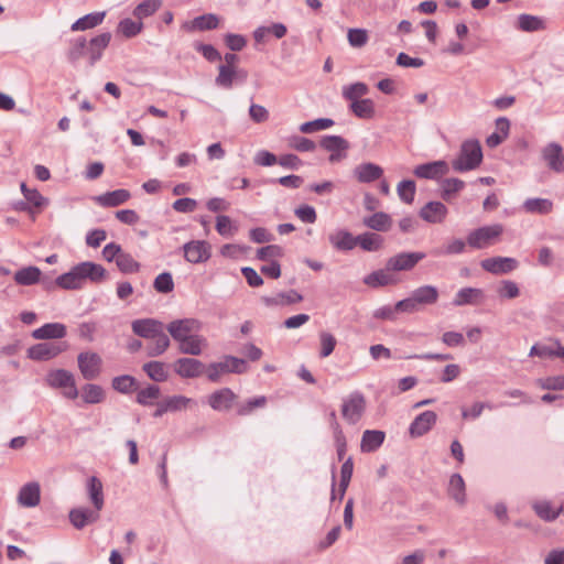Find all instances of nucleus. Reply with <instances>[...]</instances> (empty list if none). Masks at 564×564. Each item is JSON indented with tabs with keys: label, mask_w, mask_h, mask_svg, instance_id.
<instances>
[{
	"label": "nucleus",
	"mask_w": 564,
	"mask_h": 564,
	"mask_svg": "<svg viewBox=\"0 0 564 564\" xmlns=\"http://www.w3.org/2000/svg\"><path fill=\"white\" fill-rule=\"evenodd\" d=\"M205 365L195 358L182 357L174 362V371L177 376L184 379H192L200 377L206 373Z\"/></svg>",
	"instance_id": "13"
},
{
	"label": "nucleus",
	"mask_w": 564,
	"mask_h": 564,
	"mask_svg": "<svg viewBox=\"0 0 564 564\" xmlns=\"http://www.w3.org/2000/svg\"><path fill=\"white\" fill-rule=\"evenodd\" d=\"M170 412H177L187 409L188 406L196 404V402L185 395H172L165 398Z\"/></svg>",
	"instance_id": "61"
},
{
	"label": "nucleus",
	"mask_w": 564,
	"mask_h": 564,
	"mask_svg": "<svg viewBox=\"0 0 564 564\" xmlns=\"http://www.w3.org/2000/svg\"><path fill=\"white\" fill-rule=\"evenodd\" d=\"M426 254L421 251L399 252L387 260V269L392 271H411Z\"/></svg>",
	"instance_id": "8"
},
{
	"label": "nucleus",
	"mask_w": 564,
	"mask_h": 564,
	"mask_svg": "<svg viewBox=\"0 0 564 564\" xmlns=\"http://www.w3.org/2000/svg\"><path fill=\"white\" fill-rule=\"evenodd\" d=\"M319 357L326 358L333 354L335 347L337 345V339L335 336L326 330L319 332Z\"/></svg>",
	"instance_id": "52"
},
{
	"label": "nucleus",
	"mask_w": 564,
	"mask_h": 564,
	"mask_svg": "<svg viewBox=\"0 0 564 564\" xmlns=\"http://www.w3.org/2000/svg\"><path fill=\"white\" fill-rule=\"evenodd\" d=\"M248 78V72L237 66H219L215 83L218 87L230 89L235 83L242 84Z\"/></svg>",
	"instance_id": "10"
},
{
	"label": "nucleus",
	"mask_w": 564,
	"mask_h": 564,
	"mask_svg": "<svg viewBox=\"0 0 564 564\" xmlns=\"http://www.w3.org/2000/svg\"><path fill=\"white\" fill-rule=\"evenodd\" d=\"M510 121L506 117L496 120V131L488 135L486 143L489 148H496L501 144L509 135Z\"/></svg>",
	"instance_id": "33"
},
{
	"label": "nucleus",
	"mask_w": 564,
	"mask_h": 564,
	"mask_svg": "<svg viewBox=\"0 0 564 564\" xmlns=\"http://www.w3.org/2000/svg\"><path fill=\"white\" fill-rule=\"evenodd\" d=\"M449 171L447 162L443 160L433 161L415 166L413 173L416 177L425 180H437Z\"/></svg>",
	"instance_id": "15"
},
{
	"label": "nucleus",
	"mask_w": 564,
	"mask_h": 564,
	"mask_svg": "<svg viewBox=\"0 0 564 564\" xmlns=\"http://www.w3.org/2000/svg\"><path fill=\"white\" fill-rule=\"evenodd\" d=\"M41 489L37 482H28L21 487L18 495V502L25 508H34L40 503Z\"/></svg>",
	"instance_id": "23"
},
{
	"label": "nucleus",
	"mask_w": 564,
	"mask_h": 564,
	"mask_svg": "<svg viewBox=\"0 0 564 564\" xmlns=\"http://www.w3.org/2000/svg\"><path fill=\"white\" fill-rule=\"evenodd\" d=\"M161 394L160 387L155 384H150L141 390L138 391L137 394V402L141 405L149 406L153 405L154 401L159 399Z\"/></svg>",
	"instance_id": "48"
},
{
	"label": "nucleus",
	"mask_w": 564,
	"mask_h": 564,
	"mask_svg": "<svg viewBox=\"0 0 564 564\" xmlns=\"http://www.w3.org/2000/svg\"><path fill=\"white\" fill-rule=\"evenodd\" d=\"M42 272L37 267L29 265L15 271L13 280L18 285L30 286L41 282ZM42 283L46 289L48 284L44 280Z\"/></svg>",
	"instance_id": "22"
},
{
	"label": "nucleus",
	"mask_w": 564,
	"mask_h": 564,
	"mask_svg": "<svg viewBox=\"0 0 564 564\" xmlns=\"http://www.w3.org/2000/svg\"><path fill=\"white\" fill-rule=\"evenodd\" d=\"M86 490L93 507L97 510H102L105 506V496L101 480L96 476L89 477L86 482Z\"/></svg>",
	"instance_id": "28"
},
{
	"label": "nucleus",
	"mask_w": 564,
	"mask_h": 564,
	"mask_svg": "<svg viewBox=\"0 0 564 564\" xmlns=\"http://www.w3.org/2000/svg\"><path fill=\"white\" fill-rule=\"evenodd\" d=\"M161 0H144L133 10V15L140 21L154 14L161 7Z\"/></svg>",
	"instance_id": "50"
},
{
	"label": "nucleus",
	"mask_w": 564,
	"mask_h": 564,
	"mask_svg": "<svg viewBox=\"0 0 564 564\" xmlns=\"http://www.w3.org/2000/svg\"><path fill=\"white\" fill-rule=\"evenodd\" d=\"M485 300V292L478 288H463L458 290L456 293L453 305L455 306H464V305H479Z\"/></svg>",
	"instance_id": "19"
},
{
	"label": "nucleus",
	"mask_w": 564,
	"mask_h": 564,
	"mask_svg": "<svg viewBox=\"0 0 564 564\" xmlns=\"http://www.w3.org/2000/svg\"><path fill=\"white\" fill-rule=\"evenodd\" d=\"M247 371V364L243 359L234 356H225L218 362H212L206 368V376L209 381L218 382L226 373H243Z\"/></svg>",
	"instance_id": "3"
},
{
	"label": "nucleus",
	"mask_w": 564,
	"mask_h": 564,
	"mask_svg": "<svg viewBox=\"0 0 564 564\" xmlns=\"http://www.w3.org/2000/svg\"><path fill=\"white\" fill-rule=\"evenodd\" d=\"M206 347V338L198 333L192 334L178 344L180 352L192 356H199Z\"/></svg>",
	"instance_id": "30"
},
{
	"label": "nucleus",
	"mask_w": 564,
	"mask_h": 564,
	"mask_svg": "<svg viewBox=\"0 0 564 564\" xmlns=\"http://www.w3.org/2000/svg\"><path fill=\"white\" fill-rule=\"evenodd\" d=\"M482 161V150L479 141L466 140L460 145L459 153L452 161L453 170L459 173L475 170Z\"/></svg>",
	"instance_id": "2"
},
{
	"label": "nucleus",
	"mask_w": 564,
	"mask_h": 564,
	"mask_svg": "<svg viewBox=\"0 0 564 564\" xmlns=\"http://www.w3.org/2000/svg\"><path fill=\"white\" fill-rule=\"evenodd\" d=\"M384 433L382 431L377 430H367L362 434L360 448L364 453H371L378 449L383 441H384Z\"/></svg>",
	"instance_id": "36"
},
{
	"label": "nucleus",
	"mask_w": 564,
	"mask_h": 564,
	"mask_svg": "<svg viewBox=\"0 0 564 564\" xmlns=\"http://www.w3.org/2000/svg\"><path fill=\"white\" fill-rule=\"evenodd\" d=\"M349 109L359 119H372L376 113L375 102L369 98L350 104Z\"/></svg>",
	"instance_id": "39"
},
{
	"label": "nucleus",
	"mask_w": 564,
	"mask_h": 564,
	"mask_svg": "<svg viewBox=\"0 0 564 564\" xmlns=\"http://www.w3.org/2000/svg\"><path fill=\"white\" fill-rule=\"evenodd\" d=\"M334 126V120L329 118H318L312 121L304 122L300 126L302 133H313L316 131L326 130Z\"/></svg>",
	"instance_id": "56"
},
{
	"label": "nucleus",
	"mask_w": 564,
	"mask_h": 564,
	"mask_svg": "<svg viewBox=\"0 0 564 564\" xmlns=\"http://www.w3.org/2000/svg\"><path fill=\"white\" fill-rule=\"evenodd\" d=\"M105 17H106V12H104V11L88 13V14L79 18L78 20H76L72 24L70 30L76 32V31H86V30L93 29V28L101 24Z\"/></svg>",
	"instance_id": "38"
},
{
	"label": "nucleus",
	"mask_w": 564,
	"mask_h": 564,
	"mask_svg": "<svg viewBox=\"0 0 564 564\" xmlns=\"http://www.w3.org/2000/svg\"><path fill=\"white\" fill-rule=\"evenodd\" d=\"M110 41V32L101 33L89 41L87 46V55L90 65H95L101 58L102 53L109 45Z\"/></svg>",
	"instance_id": "20"
},
{
	"label": "nucleus",
	"mask_w": 564,
	"mask_h": 564,
	"mask_svg": "<svg viewBox=\"0 0 564 564\" xmlns=\"http://www.w3.org/2000/svg\"><path fill=\"white\" fill-rule=\"evenodd\" d=\"M541 158L550 171L564 174V151L560 143L550 142L541 150Z\"/></svg>",
	"instance_id": "9"
},
{
	"label": "nucleus",
	"mask_w": 564,
	"mask_h": 564,
	"mask_svg": "<svg viewBox=\"0 0 564 564\" xmlns=\"http://www.w3.org/2000/svg\"><path fill=\"white\" fill-rule=\"evenodd\" d=\"M132 332L142 338L151 339L164 328L161 321L155 318H140L131 323Z\"/></svg>",
	"instance_id": "16"
},
{
	"label": "nucleus",
	"mask_w": 564,
	"mask_h": 564,
	"mask_svg": "<svg viewBox=\"0 0 564 564\" xmlns=\"http://www.w3.org/2000/svg\"><path fill=\"white\" fill-rule=\"evenodd\" d=\"M100 511L93 507V509L86 507L74 508L69 511V521L77 530L84 529L86 525L95 523L100 518Z\"/></svg>",
	"instance_id": "14"
},
{
	"label": "nucleus",
	"mask_w": 564,
	"mask_h": 564,
	"mask_svg": "<svg viewBox=\"0 0 564 564\" xmlns=\"http://www.w3.org/2000/svg\"><path fill=\"white\" fill-rule=\"evenodd\" d=\"M104 389L94 383H86L82 388V399L87 404H97L105 400Z\"/></svg>",
	"instance_id": "42"
},
{
	"label": "nucleus",
	"mask_w": 564,
	"mask_h": 564,
	"mask_svg": "<svg viewBox=\"0 0 564 564\" xmlns=\"http://www.w3.org/2000/svg\"><path fill=\"white\" fill-rule=\"evenodd\" d=\"M319 144L328 152L346 151L349 148L347 140L340 135H324Z\"/></svg>",
	"instance_id": "47"
},
{
	"label": "nucleus",
	"mask_w": 564,
	"mask_h": 564,
	"mask_svg": "<svg viewBox=\"0 0 564 564\" xmlns=\"http://www.w3.org/2000/svg\"><path fill=\"white\" fill-rule=\"evenodd\" d=\"M497 294L502 300H512L520 295V289L514 281L502 280L497 288Z\"/></svg>",
	"instance_id": "55"
},
{
	"label": "nucleus",
	"mask_w": 564,
	"mask_h": 564,
	"mask_svg": "<svg viewBox=\"0 0 564 564\" xmlns=\"http://www.w3.org/2000/svg\"><path fill=\"white\" fill-rule=\"evenodd\" d=\"M184 257L191 263H200L209 258V251L204 241H191L184 245Z\"/></svg>",
	"instance_id": "29"
},
{
	"label": "nucleus",
	"mask_w": 564,
	"mask_h": 564,
	"mask_svg": "<svg viewBox=\"0 0 564 564\" xmlns=\"http://www.w3.org/2000/svg\"><path fill=\"white\" fill-rule=\"evenodd\" d=\"M66 326L62 323H47L32 333L35 339H59L65 337Z\"/></svg>",
	"instance_id": "31"
},
{
	"label": "nucleus",
	"mask_w": 564,
	"mask_h": 564,
	"mask_svg": "<svg viewBox=\"0 0 564 564\" xmlns=\"http://www.w3.org/2000/svg\"><path fill=\"white\" fill-rule=\"evenodd\" d=\"M107 278L106 269L98 263L84 261L56 278L55 284L63 290L82 289L86 281L100 283Z\"/></svg>",
	"instance_id": "1"
},
{
	"label": "nucleus",
	"mask_w": 564,
	"mask_h": 564,
	"mask_svg": "<svg viewBox=\"0 0 564 564\" xmlns=\"http://www.w3.org/2000/svg\"><path fill=\"white\" fill-rule=\"evenodd\" d=\"M533 509L541 519L553 521L558 517L563 508L553 509L549 501H538L533 503Z\"/></svg>",
	"instance_id": "49"
},
{
	"label": "nucleus",
	"mask_w": 564,
	"mask_h": 564,
	"mask_svg": "<svg viewBox=\"0 0 564 564\" xmlns=\"http://www.w3.org/2000/svg\"><path fill=\"white\" fill-rule=\"evenodd\" d=\"M410 295L422 310L423 306L434 305L438 301L440 293L436 286L426 284L414 289Z\"/></svg>",
	"instance_id": "25"
},
{
	"label": "nucleus",
	"mask_w": 564,
	"mask_h": 564,
	"mask_svg": "<svg viewBox=\"0 0 564 564\" xmlns=\"http://www.w3.org/2000/svg\"><path fill=\"white\" fill-rule=\"evenodd\" d=\"M218 24L219 18L214 13L203 14L193 20V26L199 31L214 30Z\"/></svg>",
	"instance_id": "59"
},
{
	"label": "nucleus",
	"mask_w": 564,
	"mask_h": 564,
	"mask_svg": "<svg viewBox=\"0 0 564 564\" xmlns=\"http://www.w3.org/2000/svg\"><path fill=\"white\" fill-rule=\"evenodd\" d=\"M333 247L340 251H348L356 247V237L347 230H336L328 236Z\"/></svg>",
	"instance_id": "34"
},
{
	"label": "nucleus",
	"mask_w": 564,
	"mask_h": 564,
	"mask_svg": "<svg viewBox=\"0 0 564 564\" xmlns=\"http://www.w3.org/2000/svg\"><path fill=\"white\" fill-rule=\"evenodd\" d=\"M517 26L524 32H535L543 30L545 24L543 19L523 13L518 17Z\"/></svg>",
	"instance_id": "43"
},
{
	"label": "nucleus",
	"mask_w": 564,
	"mask_h": 564,
	"mask_svg": "<svg viewBox=\"0 0 564 564\" xmlns=\"http://www.w3.org/2000/svg\"><path fill=\"white\" fill-rule=\"evenodd\" d=\"M200 329L202 323L196 318L174 319L166 326V330L177 344L184 341L192 334L199 333Z\"/></svg>",
	"instance_id": "5"
},
{
	"label": "nucleus",
	"mask_w": 564,
	"mask_h": 564,
	"mask_svg": "<svg viewBox=\"0 0 564 564\" xmlns=\"http://www.w3.org/2000/svg\"><path fill=\"white\" fill-rule=\"evenodd\" d=\"M352 173L359 183H371L382 176L383 170L378 164L367 162L358 164Z\"/></svg>",
	"instance_id": "24"
},
{
	"label": "nucleus",
	"mask_w": 564,
	"mask_h": 564,
	"mask_svg": "<svg viewBox=\"0 0 564 564\" xmlns=\"http://www.w3.org/2000/svg\"><path fill=\"white\" fill-rule=\"evenodd\" d=\"M466 242L462 239H453L448 241L442 249L434 250L435 256L459 254L465 251Z\"/></svg>",
	"instance_id": "62"
},
{
	"label": "nucleus",
	"mask_w": 564,
	"mask_h": 564,
	"mask_svg": "<svg viewBox=\"0 0 564 564\" xmlns=\"http://www.w3.org/2000/svg\"><path fill=\"white\" fill-rule=\"evenodd\" d=\"M67 348L65 343H40L28 349V357L32 360H50Z\"/></svg>",
	"instance_id": "11"
},
{
	"label": "nucleus",
	"mask_w": 564,
	"mask_h": 564,
	"mask_svg": "<svg viewBox=\"0 0 564 564\" xmlns=\"http://www.w3.org/2000/svg\"><path fill=\"white\" fill-rule=\"evenodd\" d=\"M400 199L405 204H412L414 200L416 185L412 180H403L397 186Z\"/></svg>",
	"instance_id": "53"
},
{
	"label": "nucleus",
	"mask_w": 564,
	"mask_h": 564,
	"mask_svg": "<svg viewBox=\"0 0 564 564\" xmlns=\"http://www.w3.org/2000/svg\"><path fill=\"white\" fill-rule=\"evenodd\" d=\"M369 91V87L361 82H357L343 87V97L350 101V104L361 100V97L366 96Z\"/></svg>",
	"instance_id": "45"
},
{
	"label": "nucleus",
	"mask_w": 564,
	"mask_h": 564,
	"mask_svg": "<svg viewBox=\"0 0 564 564\" xmlns=\"http://www.w3.org/2000/svg\"><path fill=\"white\" fill-rule=\"evenodd\" d=\"M78 369L85 380H95L101 372L102 359L94 351H83L77 356Z\"/></svg>",
	"instance_id": "7"
},
{
	"label": "nucleus",
	"mask_w": 564,
	"mask_h": 564,
	"mask_svg": "<svg viewBox=\"0 0 564 564\" xmlns=\"http://www.w3.org/2000/svg\"><path fill=\"white\" fill-rule=\"evenodd\" d=\"M216 230L220 236L229 238L237 232L238 227L232 223L230 217L220 215L216 218Z\"/></svg>",
	"instance_id": "58"
},
{
	"label": "nucleus",
	"mask_w": 564,
	"mask_h": 564,
	"mask_svg": "<svg viewBox=\"0 0 564 564\" xmlns=\"http://www.w3.org/2000/svg\"><path fill=\"white\" fill-rule=\"evenodd\" d=\"M143 28V23L139 21H133L131 19H123L118 24V33L122 34L127 39L134 37L138 35Z\"/></svg>",
	"instance_id": "51"
},
{
	"label": "nucleus",
	"mask_w": 564,
	"mask_h": 564,
	"mask_svg": "<svg viewBox=\"0 0 564 564\" xmlns=\"http://www.w3.org/2000/svg\"><path fill=\"white\" fill-rule=\"evenodd\" d=\"M135 386V379L129 375H122L112 379V388L121 393H130Z\"/></svg>",
	"instance_id": "63"
},
{
	"label": "nucleus",
	"mask_w": 564,
	"mask_h": 564,
	"mask_svg": "<svg viewBox=\"0 0 564 564\" xmlns=\"http://www.w3.org/2000/svg\"><path fill=\"white\" fill-rule=\"evenodd\" d=\"M116 264L122 273H135L140 270V263L130 253L124 251L120 253Z\"/></svg>",
	"instance_id": "57"
},
{
	"label": "nucleus",
	"mask_w": 564,
	"mask_h": 564,
	"mask_svg": "<svg viewBox=\"0 0 564 564\" xmlns=\"http://www.w3.org/2000/svg\"><path fill=\"white\" fill-rule=\"evenodd\" d=\"M391 270L380 269L364 278V283L370 288H381L397 283V279L390 273Z\"/></svg>",
	"instance_id": "32"
},
{
	"label": "nucleus",
	"mask_w": 564,
	"mask_h": 564,
	"mask_svg": "<svg viewBox=\"0 0 564 564\" xmlns=\"http://www.w3.org/2000/svg\"><path fill=\"white\" fill-rule=\"evenodd\" d=\"M447 495L453 499L459 507H464L467 501L466 485L463 477L459 474H453L449 477L447 486Z\"/></svg>",
	"instance_id": "27"
},
{
	"label": "nucleus",
	"mask_w": 564,
	"mask_h": 564,
	"mask_svg": "<svg viewBox=\"0 0 564 564\" xmlns=\"http://www.w3.org/2000/svg\"><path fill=\"white\" fill-rule=\"evenodd\" d=\"M437 415L434 411H425L419 414L410 424L409 433L412 437L426 434L436 423Z\"/></svg>",
	"instance_id": "18"
},
{
	"label": "nucleus",
	"mask_w": 564,
	"mask_h": 564,
	"mask_svg": "<svg viewBox=\"0 0 564 564\" xmlns=\"http://www.w3.org/2000/svg\"><path fill=\"white\" fill-rule=\"evenodd\" d=\"M74 375L65 369L51 370L45 378L48 387L53 389H63L67 384L72 383Z\"/></svg>",
	"instance_id": "37"
},
{
	"label": "nucleus",
	"mask_w": 564,
	"mask_h": 564,
	"mask_svg": "<svg viewBox=\"0 0 564 564\" xmlns=\"http://www.w3.org/2000/svg\"><path fill=\"white\" fill-rule=\"evenodd\" d=\"M383 243V238L375 232H365L356 237V246L358 245L365 251H378Z\"/></svg>",
	"instance_id": "40"
},
{
	"label": "nucleus",
	"mask_w": 564,
	"mask_h": 564,
	"mask_svg": "<svg viewBox=\"0 0 564 564\" xmlns=\"http://www.w3.org/2000/svg\"><path fill=\"white\" fill-rule=\"evenodd\" d=\"M130 197L128 189L120 188L95 196L94 200L101 207H117L128 202Z\"/></svg>",
	"instance_id": "26"
},
{
	"label": "nucleus",
	"mask_w": 564,
	"mask_h": 564,
	"mask_svg": "<svg viewBox=\"0 0 564 564\" xmlns=\"http://www.w3.org/2000/svg\"><path fill=\"white\" fill-rule=\"evenodd\" d=\"M347 40L351 47L361 48L368 43V31L366 29H349Z\"/></svg>",
	"instance_id": "60"
},
{
	"label": "nucleus",
	"mask_w": 564,
	"mask_h": 564,
	"mask_svg": "<svg viewBox=\"0 0 564 564\" xmlns=\"http://www.w3.org/2000/svg\"><path fill=\"white\" fill-rule=\"evenodd\" d=\"M522 209L528 214L547 215L553 210V202L547 198H528L523 202Z\"/></svg>",
	"instance_id": "35"
},
{
	"label": "nucleus",
	"mask_w": 564,
	"mask_h": 564,
	"mask_svg": "<svg viewBox=\"0 0 564 564\" xmlns=\"http://www.w3.org/2000/svg\"><path fill=\"white\" fill-rule=\"evenodd\" d=\"M153 286L159 293H170L174 289V282L170 272H163L154 279Z\"/></svg>",
	"instance_id": "64"
},
{
	"label": "nucleus",
	"mask_w": 564,
	"mask_h": 564,
	"mask_svg": "<svg viewBox=\"0 0 564 564\" xmlns=\"http://www.w3.org/2000/svg\"><path fill=\"white\" fill-rule=\"evenodd\" d=\"M465 186L464 181L459 178H445L442 181L441 187V196L445 200H449L452 195L460 192Z\"/></svg>",
	"instance_id": "54"
},
{
	"label": "nucleus",
	"mask_w": 564,
	"mask_h": 564,
	"mask_svg": "<svg viewBox=\"0 0 564 564\" xmlns=\"http://www.w3.org/2000/svg\"><path fill=\"white\" fill-rule=\"evenodd\" d=\"M366 409L365 397L360 392L350 393L343 402L341 415L350 424H356Z\"/></svg>",
	"instance_id": "6"
},
{
	"label": "nucleus",
	"mask_w": 564,
	"mask_h": 564,
	"mask_svg": "<svg viewBox=\"0 0 564 564\" xmlns=\"http://www.w3.org/2000/svg\"><path fill=\"white\" fill-rule=\"evenodd\" d=\"M236 394L229 388L219 389L208 397V404L215 411H228L231 409Z\"/></svg>",
	"instance_id": "21"
},
{
	"label": "nucleus",
	"mask_w": 564,
	"mask_h": 564,
	"mask_svg": "<svg viewBox=\"0 0 564 564\" xmlns=\"http://www.w3.org/2000/svg\"><path fill=\"white\" fill-rule=\"evenodd\" d=\"M391 218L388 214L379 212L364 219V225L377 231H386L389 229Z\"/></svg>",
	"instance_id": "44"
},
{
	"label": "nucleus",
	"mask_w": 564,
	"mask_h": 564,
	"mask_svg": "<svg viewBox=\"0 0 564 564\" xmlns=\"http://www.w3.org/2000/svg\"><path fill=\"white\" fill-rule=\"evenodd\" d=\"M142 368L153 381L163 382L169 377L165 365L161 361H149Z\"/></svg>",
	"instance_id": "46"
},
{
	"label": "nucleus",
	"mask_w": 564,
	"mask_h": 564,
	"mask_svg": "<svg viewBox=\"0 0 564 564\" xmlns=\"http://www.w3.org/2000/svg\"><path fill=\"white\" fill-rule=\"evenodd\" d=\"M448 208L442 202H429L419 212V216L429 224H442L447 217Z\"/></svg>",
	"instance_id": "17"
},
{
	"label": "nucleus",
	"mask_w": 564,
	"mask_h": 564,
	"mask_svg": "<svg viewBox=\"0 0 564 564\" xmlns=\"http://www.w3.org/2000/svg\"><path fill=\"white\" fill-rule=\"evenodd\" d=\"M153 341L148 345V356L158 357L163 355L171 345L169 336L164 333V328L156 336L151 338Z\"/></svg>",
	"instance_id": "41"
},
{
	"label": "nucleus",
	"mask_w": 564,
	"mask_h": 564,
	"mask_svg": "<svg viewBox=\"0 0 564 564\" xmlns=\"http://www.w3.org/2000/svg\"><path fill=\"white\" fill-rule=\"evenodd\" d=\"M503 227L500 224L484 226L469 232L467 243L475 249H484L491 246L502 234Z\"/></svg>",
	"instance_id": "4"
},
{
	"label": "nucleus",
	"mask_w": 564,
	"mask_h": 564,
	"mask_svg": "<svg viewBox=\"0 0 564 564\" xmlns=\"http://www.w3.org/2000/svg\"><path fill=\"white\" fill-rule=\"evenodd\" d=\"M518 265L519 262L510 257H491L480 262V267L485 271L495 275L508 274L514 271Z\"/></svg>",
	"instance_id": "12"
}]
</instances>
